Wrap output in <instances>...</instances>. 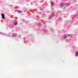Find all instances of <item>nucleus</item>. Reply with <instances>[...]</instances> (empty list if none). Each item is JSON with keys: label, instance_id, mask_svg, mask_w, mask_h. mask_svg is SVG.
I'll list each match as a JSON object with an SVG mask.
<instances>
[{"label": "nucleus", "instance_id": "obj_9", "mask_svg": "<svg viewBox=\"0 0 78 78\" xmlns=\"http://www.w3.org/2000/svg\"><path fill=\"white\" fill-rule=\"evenodd\" d=\"M54 5V3H52V4L51 6H53V5Z\"/></svg>", "mask_w": 78, "mask_h": 78}, {"label": "nucleus", "instance_id": "obj_11", "mask_svg": "<svg viewBox=\"0 0 78 78\" xmlns=\"http://www.w3.org/2000/svg\"><path fill=\"white\" fill-rule=\"evenodd\" d=\"M44 31H45V32H46V31H47V30H44Z\"/></svg>", "mask_w": 78, "mask_h": 78}, {"label": "nucleus", "instance_id": "obj_1", "mask_svg": "<svg viewBox=\"0 0 78 78\" xmlns=\"http://www.w3.org/2000/svg\"><path fill=\"white\" fill-rule=\"evenodd\" d=\"M1 16L2 17V18L3 19H5V14H2Z\"/></svg>", "mask_w": 78, "mask_h": 78}, {"label": "nucleus", "instance_id": "obj_6", "mask_svg": "<svg viewBox=\"0 0 78 78\" xmlns=\"http://www.w3.org/2000/svg\"><path fill=\"white\" fill-rule=\"evenodd\" d=\"M76 56H78V52H76Z\"/></svg>", "mask_w": 78, "mask_h": 78}, {"label": "nucleus", "instance_id": "obj_13", "mask_svg": "<svg viewBox=\"0 0 78 78\" xmlns=\"http://www.w3.org/2000/svg\"><path fill=\"white\" fill-rule=\"evenodd\" d=\"M68 41V39H67L66 40V41Z\"/></svg>", "mask_w": 78, "mask_h": 78}, {"label": "nucleus", "instance_id": "obj_15", "mask_svg": "<svg viewBox=\"0 0 78 78\" xmlns=\"http://www.w3.org/2000/svg\"><path fill=\"white\" fill-rule=\"evenodd\" d=\"M23 39H25V38H23Z\"/></svg>", "mask_w": 78, "mask_h": 78}, {"label": "nucleus", "instance_id": "obj_14", "mask_svg": "<svg viewBox=\"0 0 78 78\" xmlns=\"http://www.w3.org/2000/svg\"><path fill=\"white\" fill-rule=\"evenodd\" d=\"M40 9H41V10H42L43 9H41L40 8Z\"/></svg>", "mask_w": 78, "mask_h": 78}, {"label": "nucleus", "instance_id": "obj_3", "mask_svg": "<svg viewBox=\"0 0 78 78\" xmlns=\"http://www.w3.org/2000/svg\"><path fill=\"white\" fill-rule=\"evenodd\" d=\"M64 6V3H62L60 5V7H63Z\"/></svg>", "mask_w": 78, "mask_h": 78}, {"label": "nucleus", "instance_id": "obj_2", "mask_svg": "<svg viewBox=\"0 0 78 78\" xmlns=\"http://www.w3.org/2000/svg\"><path fill=\"white\" fill-rule=\"evenodd\" d=\"M17 34H13L12 35V36L13 37H16V36H17Z\"/></svg>", "mask_w": 78, "mask_h": 78}, {"label": "nucleus", "instance_id": "obj_10", "mask_svg": "<svg viewBox=\"0 0 78 78\" xmlns=\"http://www.w3.org/2000/svg\"><path fill=\"white\" fill-rule=\"evenodd\" d=\"M3 34V33L0 32V34Z\"/></svg>", "mask_w": 78, "mask_h": 78}, {"label": "nucleus", "instance_id": "obj_7", "mask_svg": "<svg viewBox=\"0 0 78 78\" xmlns=\"http://www.w3.org/2000/svg\"><path fill=\"white\" fill-rule=\"evenodd\" d=\"M66 5H67L68 6H70V3H68L66 4Z\"/></svg>", "mask_w": 78, "mask_h": 78}, {"label": "nucleus", "instance_id": "obj_8", "mask_svg": "<svg viewBox=\"0 0 78 78\" xmlns=\"http://www.w3.org/2000/svg\"><path fill=\"white\" fill-rule=\"evenodd\" d=\"M18 13H22V11L19 10L18 11Z\"/></svg>", "mask_w": 78, "mask_h": 78}, {"label": "nucleus", "instance_id": "obj_5", "mask_svg": "<svg viewBox=\"0 0 78 78\" xmlns=\"http://www.w3.org/2000/svg\"><path fill=\"white\" fill-rule=\"evenodd\" d=\"M17 25V21H16L14 23V25Z\"/></svg>", "mask_w": 78, "mask_h": 78}, {"label": "nucleus", "instance_id": "obj_12", "mask_svg": "<svg viewBox=\"0 0 78 78\" xmlns=\"http://www.w3.org/2000/svg\"><path fill=\"white\" fill-rule=\"evenodd\" d=\"M70 34H68V36H70Z\"/></svg>", "mask_w": 78, "mask_h": 78}, {"label": "nucleus", "instance_id": "obj_4", "mask_svg": "<svg viewBox=\"0 0 78 78\" xmlns=\"http://www.w3.org/2000/svg\"><path fill=\"white\" fill-rule=\"evenodd\" d=\"M67 35H64L63 37L64 39H66L67 37Z\"/></svg>", "mask_w": 78, "mask_h": 78}]
</instances>
